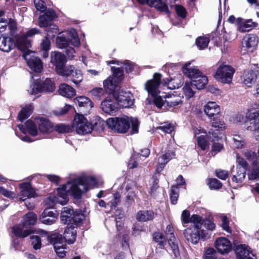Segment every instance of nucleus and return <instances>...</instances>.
<instances>
[{"mask_svg":"<svg viewBox=\"0 0 259 259\" xmlns=\"http://www.w3.org/2000/svg\"><path fill=\"white\" fill-rule=\"evenodd\" d=\"M232 173V181L236 183H241L245 178L246 170L243 167H236L234 169V167H233Z\"/></svg>","mask_w":259,"mask_h":259,"instance_id":"35","label":"nucleus"},{"mask_svg":"<svg viewBox=\"0 0 259 259\" xmlns=\"http://www.w3.org/2000/svg\"><path fill=\"white\" fill-rule=\"evenodd\" d=\"M153 239L160 246L163 247L166 243L164 236L159 232H155L153 234Z\"/></svg>","mask_w":259,"mask_h":259,"instance_id":"57","label":"nucleus"},{"mask_svg":"<svg viewBox=\"0 0 259 259\" xmlns=\"http://www.w3.org/2000/svg\"><path fill=\"white\" fill-rule=\"evenodd\" d=\"M165 232L172 252L175 256H177L179 254V251L178 241L174 234L173 227L170 225L167 226Z\"/></svg>","mask_w":259,"mask_h":259,"instance_id":"23","label":"nucleus"},{"mask_svg":"<svg viewBox=\"0 0 259 259\" xmlns=\"http://www.w3.org/2000/svg\"><path fill=\"white\" fill-rule=\"evenodd\" d=\"M21 190L19 194L21 201H24L27 199L36 197L37 195L34 189L29 183H24L20 184Z\"/></svg>","mask_w":259,"mask_h":259,"instance_id":"19","label":"nucleus"},{"mask_svg":"<svg viewBox=\"0 0 259 259\" xmlns=\"http://www.w3.org/2000/svg\"><path fill=\"white\" fill-rule=\"evenodd\" d=\"M35 122L38 124L41 133H47L51 132L53 130L52 123L47 119L39 117L36 119Z\"/></svg>","mask_w":259,"mask_h":259,"instance_id":"32","label":"nucleus"},{"mask_svg":"<svg viewBox=\"0 0 259 259\" xmlns=\"http://www.w3.org/2000/svg\"><path fill=\"white\" fill-rule=\"evenodd\" d=\"M40 91L41 92L52 93L55 90V86L53 80L50 78H47L43 82H39Z\"/></svg>","mask_w":259,"mask_h":259,"instance_id":"41","label":"nucleus"},{"mask_svg":"<svg viewBox=\"0 0 259 259\" xmlns=\"http://www.w3.org/2000/svg\"><path fill=\"white\" fill-rule=\"evenodd\" d=\"M55 130L59 133L64 134L70 132L72 128L70 126L60 123L55 126Z\"/></svg>","mask_w":259,"mask_h":259,"instance_id":"61","label":"nucleus"},{"mask_svg":"<svg viewBox=\"0 0 259 259\" xmlns=\"http://www.w3.org/2000/svg\"><path fill=\"white\" fill-rule=\"evenodd\" d=\"M179 197L178 187L177 186H172L170 193V198L172 204L177 203Z\"/></svg>","mask_w":259,"mask_h":259,"instance_id":"56","label":"nucleus"},{"mask_svg":"<svg viewBox=\"0 0 259 259\" xmlns=\"http://www.w3.org/2000/svg\"><path fill=\"white\" fill-rule=\"evenodd\" d=\"M235 253L237 259H255V256L251 249L245 244H240L236 247Z\"/></svg>","mask_w":259,"mask_h":259,"instance_id":"21","label":"nucleus"},{"mask_svg":"<svg viewBox=\"0 0 259 259\" xmlns=\"http://www.w3.org/2000/svg\"><path fill=\"white\" fill-rule=\"evenodd\" d=\"M142 5L147 4L151 7L155 8L157 10L165 13L168 12V7L161 0H137Z\"/></svg>","mask_w":259,"mask_h":259,"instance_id":"26","label":"nucleus"},{"mask_svg":"<svg viewBox=\"0 0 259 259\" xmlns=\"http://www.w3.org/2000/svg\"><path fill=\"white\" fill-rule=\"evenodd\" d=\"M55 17V12L52 10H49L45 14L40 15L39 17V26L46 28V30L49 36H55L58 33V27L52 23Z\"/></svg>","mask_w":259,"mask_h":259,"instance_id":"4","label":"nucleus"},{"mask_svg":"<svg viewBox=\"0 0 259 259\" xmlns=\"http://www.w3.org/2000/svg\"><path fill=\"white\" fill-rule=\"evenodd\" d=\"M101 108L105 113L110 114L116 111L117 107L112 100L105 99L101 103Z\"/></svg>","mask_w":259,"mask_h":259,"instance_id":"37","label":"nucleus"},{"mask_svg":"<svg viewBox=\"0 0 259 259\" xmlns=\"http://www.w3.org/2000/svg\"><path fill=\"white\" fill-rule=\"evenodd\" d=\"M233 145L236 148L242 149L245 147V142L242 137L235 135L233 137Z\"/></svg>","mask_w":259,"mask_h":259,"instance_id":"49","label":"nucleus"},{"mask_svg":"<svg viewBox=\"0 0 259 259\" xmlns=\"http://www.w3.org/2000/svg\"><path fill=\"white\" fill-rule=\"evenodd\" d=\"M41 88H40L39 82H34L33 84H32L29 89L28 90V93L31 95H36L38 93H41V91H40Z\"/></svg>","mask_w":259,"mask_h":259,"instance_id":"63","label":"nucleus"},{"mask_svg":"<svg viewBox=\"0 0 259 259\" xmlns=\"http://www.w3.org/2000/svg\"><path fill=\"white\" fill-rule=\"evenodd\" d=\"M58 91L60 95L66 98H71L76 95L75 89L65 83L59 85Z\"/></svg>","mask_w":259,"mask_h":259,"instance_id":"33","label":"nucleus"},{"mask_svg":"<svg viewBox=\"0 0 259 259\" xmlns=\"http://www.w3.org/2000/svg\"><path fill=\"white\" fill-rule=\"evenodd\" d=\"M259 104L254 103L250 105L246 113L245 126L248 131L253 132L256 140L259 141Z\"/></svg>","mask_w":259,"mask_h":259,"instance_id":"3","label":"nucleus"},{"mask_svg":"<svg viewBox=\"0 0 259 259\" xmlns=\"http://www.w3.org/2000/svg\"><path fill=\"white\" fill-rule=\"evenodd\" d=\"M65 56L59 52H52L51 54V62L56 67V70L60 75L64 70L66 62Z\"/></svg>","mask_w":259,"mask_h":259,"instance_id":"14","label":"nucleus"},{"mask_svg":"<svg viewBox=\"0 0 259 259\" xmlns=\"http://www.w3.org/2000/svg\"><path fill=\"white\" fill-rule=\"evenodd\" d=\"M36 220L37 215L33 212H29L23 217L22 223L26 228H29L30 226L35 224Z\"/></svg>","mask_w":259,"mask_h":259,"instance_id":"43","label":"nucleus"},{"mask_svg":"<svg viewBox=\"0 0 259 259\" xmlns=\"http://www.w3.org/2000/svg\"><path fill=\"white\" fill-rule=\"evenodd\" d=\"M111 70L113 72L114 77L116 78L117 80L114 79L113 77H110L103 82L104 87L109 89H112V88H114L116 82L122 80L123 76V72L122 69L112 67Z\"/></svg>","mask_w":259,"mask_h":259,"instance_id":"20","label":"nucleus"},{"mask_svg":"<svg viewBox=\"0 0 259 259\" xmlns=\"http://www.w3.org/2000/svg\"><path fill=\"white\" fill-rule=\"evenodd\" d=\"M212 126L220 130H224L226 128V124L224 121L218 119V118H213L211 119Z\"/></svg>","mask_w":259,"mask_h":259,"instance_id":"55","label":"nucleus"},{"mask_svg":"<svg viewBox=\"0 0 259 259\" xmlns=\"http://www.w3.org/2000/svg\"><path fill=\"white\" fill-rule=\"evenodd\" d=\"M76 237V230L74 227L70 226L67 227L64 233V238L69 244L74 242Z\"/></svg>","mask_w":259,"mask_h":259,"instance_id":"38","label":"nucleus"},{"mask_svg":"<svg viewBox=\"0 0 259 259\" xmlns=\"http://www.w3.org/2000/svg\"><path fill=\"white\" fill-rule=\"evenodd\" d=\"M58 214L49 208L46 209L40 216V221L46 225H52L57 219Z\"/></svg>","mask_w":259,"mask_h":259,"instance_id":"29","label":"nucleus"},{"mask_svg":"<svg viewBox=\"0 0 259 259\" xmlns=\"http://www.w3.org/2000/svg\"><path fill=\"white\" fill-rule=\"evenodd\" d=\"M42 234L46 235L48 238L51 240L53 243L54 248L57 255L60 257H63L66 255V251H65L64 247L63 244V240L61 238V236L53 235L51 237H49L48 233L41 230Z\"/></svg>","mask_w":259,"mask_h":259,"instance_id":"16","label":"nucleus"},{"mask_svg":"<svg viewBox=\"0 0 259 259\" xmlns=\"http://www.w3.org/2000/svg\"><path fill=\"white\" fill-rule=\"evenodd\" d=\"M55 17V12L52 10H49L45 14L40 15L39 17V26L46 28V30L49 36H55L58 33V27L52 23Z\"/></svg>","mask_w":259,"mask_h":259,"instance_id":"5","label":"nucleus"},{"mask_svg":"<svg viewBox=\"0 0 259 259\" xmlns=\"http://www.w3.org/2000/svg\"><path fill=\"white\" fill-rule=\"evenodd\" d=\"M234 73V69L233 67L225 63H222L215 72L214 78L221 83L230 84Z\"/></svg>","mask_w":259,"mask_h":259,"instance_id":"8","label":"nucleus"},{"mask_svg":"<svg viewBox=\"0 0 259 259\" xmlns=\"http://www.w3.org/2000/svg\"><path fill=\"white\" fill-rule=\"evenodd\" d=\"M60 75L69 77L71 80L75 84H78L83 79L81 71L72 65L66 66L64 70Z\"/></svg>","mask_w":259,"mask_h":259,"instance_id":"13","label":"nucleus"},{"mask_svg":"<svg viewBox=\"0 0 259 259\" xmlns=\"http://www.w3.org/2000/svg\"><path fill=\"white\" fill-rule=\"evenodd\" d=\"M71 195L70 190L66 188V184L57 189V196L52 194L45 200V203L48 207H52L56 203L66 204L68 201V196Z\"/></svg>","mask_w":259,"mask_h":259,"instance_id":"6","label":"nucleus"},{"mask_svg":"<svg viewBox=\"0 0 259 259\" xmlns=\"http://www.w3.org/2000/svg\"><path fill=\"white\" fill-rule=\"evenodd\" d=\"M217 254V251L213 248H206L204 250L203 257L204 259H213L216 257Z\"/></svg>","mask_w":259,"mask_h":259,"instance_id":"53","label":"nucleus"},{"mask_svg":"<svg viewBox=\"0 0 259 259\" xmlns=\"http://www.w3.org/2000/svg\"><path fill=\"white\" fill-rule=\"evenodd\" d=\"M244 156L246 159L250 161L253 166H256L257 164V157L256 154L251 151L246 150L244 152Z\"/></svg>","mask_w":259,"mask_h":259,"instance_id":"48","label":"nucleus"},{"mask_svg":"<svg viewBox=\"0 0 259 259\" xmlns=\"http://www.w3.org/2000/svg\"><path fill=\"white\" fill-rule=\"evenodd\" d=\"M108 127L118 133L124 134L128 131L131 124L133 132H138L139 122L137 118L122 115L119 117L109 118L106 121Z\"/></svg>","mask_w":259,"mask_h":259,"instance_id":"1","label":"nucleus"},{"mask_svg":"<svg viewBox=\"0 0 259 259\" xmlns=\"http://www.w3.org/2000/svg\"><path fill=\"white\" fill-rule=\"evenodd\" d=\"M214 246L218 251L222 254H227L232 250V243L225 237H219L214 242Z\"/></svg>","mask_w":259,"mask_h":259,"instance_id":"22","label":"nucleus"},{"mask_svg":"<svg viewBox=\"0 0 259 259\" xmlns=\"http://www.w3.org/2000/svg\"><path fill=\"white\" fill-rule=\"evenodd\" d=\"M12 232L17 237L24 238L30 234L32 231L22 223L14 226L12 228Z\"/></svg>","mask_w":259,"mask_h":259,"instance_id":"34","label":"nucleus"},{"mask_svg":"<svg viewBox=\"0 0 259 259\" xmlns=\"http://www.w3.org/2000/svg\"><path fill=\"white\" fill-rule=\"evenodd\" d=\"M207 185L211 189H219L222 186V183L216 179H209Z\"/></svg>","mask_w":259,"mask_h":259,"instance_id":"62","label":"nucleus"},{"mask_svg":"<svg viewBox=\"0 0 259 259\" xmlns=\"http://www.w3.org/2000/svg\"><path fill=\"white\" fill-rule=\"evenodd\" d=\"M97 184L96 180L93 177L82 176L66 184V188L70 190L71 196L78 199L82 193L93 188Z\"/></svg>","mask_w":259,"mask_h":259,"instance_id":"2","label":"nucleus"},{"mask_svg":"<svg viewBox=\"0 0 259 259\" xmlns=\"http://www.w3.org/2000/svg\"><path fill=\"white\" fill-rule=\"evenodd\" d=\"M161 75L158 73H155L153 76V79L148 80L145 83V89L148 94H151L152 96H154L160 93L158 90L160 84Z\"/></svg>","mask_w":259,"mask_h":259,"instance_id":"18","label":"nucleus"},{"mask_svg":"<svg viewBox=\"0 0 259 259\" xmlns=\"http://www.w3.org/2000/svg\"><path fill=\"white\" fill-rule=\"evenodd\" d=\"M120 201V195L118 192L114 194L112 199L108 203V205L113 209L115 208Z\"/></svg>","mask_w":259,"mask_h":259,"instance_id":"59","label":"nucleus"},{"mask_svg":"<svg viewBox=\"0 0 259 259\" xmlns=\"http://www.w3.org/2000/svg\"><path fill=\"white\" fill-rule=\"evenodd\" d=\"M21 51L23 52V57L26 61L29 67L35 72H40L43 68L42 62L41 60L29 49Z\"/></svg>","mask_w":259,"mask_h":259,"instance_id":"9","label":"nucleus"},{"mask_svg":"<svg viewBox=\"0 0 259 259\" xmlns=\"http://www.w3.org/2000/svg\"><path fill=\"white\" fill-rule=\"evenodd\" d=\"M243 83L248 87H251L255 83L257 78V74L253 70H247L244 71L242 77Z\"/></svg>","mask_w":259,"mask_h":259,"instance_id":"30","label":"nucleus"},{"mask_svg":"<svg viewBox=\"0 0 259 259\" xmlns=\"http://www.w3.org/2000/svg\"><path fill=\"white\" fill-rule=\"evenodd\" d=\"M17 45L14 39L5 35L0 37V50L4 52H10Z\"/></svg>","mask_w":259,"mask_h":259,"instance_id":"27","label":"nucleus"},{"mask_svg":"<svg viewBox=\"0 0 259 259\" xmlns=\"http://www.w3.org/2000/svg\"><path fill=\"white\" fill-rule=\"evenodd\" d=\"M192 82L197 90H200L207 84L208 79L206 76L202 74L198 79L193 80Z\"/></svg>","mask_w":259,"mask_h":259,"instance_id":"47","label":"nucleus"},{"mask_svg":"<svg viewBox=\"0 0 259 259\" xmlns=\"http://www.w3.org/2000/svg\"><path fill=\"white\" fill-rule=\"evenodd\" d=\"M164 97L166 103V107L169 108L178 106L182 103V98L179 95L168 94L164 96Z\"/></svg>","mask_w":259,"mask_h":259,"instance_id":"31","label":"nucleus"},{"mask_svg":"<svg viewBox=\"0 0 259 259\" xmlns=\"http://www.w3.org/2000/svg\"><path fill=\"white\" fill-rule=\"evenodd\" d=\"M204 112L210 119L219 118L221 116V108L215 102H209L204 107Z\"/></svg>","mask_w":259,"mask_h":259,"instance_id":"25","label":"nucleus"},{"mask_svg":"<svg viewBox=\"0 0 259 259\" xmlns=\"http://www.w3.org/2000/svg\"><path fill=\"white\" fill-rule=\"evenodd\" d=\"M74 125L77 134L85 135L90 133L93 130L92 125L82 115L77 114L74 117Z\"/></svg>","mask_w":259,"mask_h":259,"instance_id":"12","label":"nucleus"},{"mask_svg":"<svg viewBox=\"0 0 259 259\" xmlns=\"http://www.w3.org/2000/svg\"><path fill=\"white\" fill-rule=\"evenodd\" d=\"M38 33V30L37 29L33 28L28 31L26 34L19 36L16 38L17 48L20 50H24L30 48L31 42L30 41L27 39V37L32 36Z\"/></svg>","mask_w":259,"mask_h":259,"instance_id":"17","label":"nucleus"},{"mask_svg":"<svg viewBox=\"0 0 259 259\" xmlns=\"http://www.w3.org/2000/svg\"><path fill=\"white\" fill-rule=\"evenodd\" d=\"M258 44V38L255 34L246 35L242 41L241 52L245 54L247 52H252Z\"/></svg>","mask_w":259,"mask_h":259,"instance_id":"15","label":"nucleus"},{"mask_svg":"<svg viewBox=\"0 0 259 259\" xmlns=\"http://www.w3.org/2000/svg\"><path fill=\"white\" fill-rule=\"evenodd\" d=\"M174 156V152L168 151L159 157L158 159V166L157 168V171L158 172L161 171L163 169L165 164H166L170 159H172Z\"/></svg>","mask_w":259,"mask_h":259,"instance_id":"39","label":"nucleus"},{"mask_svg":"<svg viewBox=\"0 0 259 259\" xmlns=\"http://www.w3.org/2000/svg\"><path fill=\"white\" fill-rule=\"evenodd\" d=\"M91 96L95 99L100 100L101 97L104 94V90L102 88H96L89 92Z\"/></svg>","mask_w":259,"mask_h":259,"instance_id":"50","label":"nucleus"},{"mask_svg":"<svg viewBox=\"0 0 259 259\" xmlns=\"http://www.w3.org/2000/svg\"><path fill=\"white\" fill-rule=\"evenodd\" d=\"M9 26L10 34L11 36H14L17 30L16 21L13 18L9 19L8 21L5 19H0V32H4L7 26Z\"/></svg>","mask_w":259,"mask_h":259,"instance_id":"28","label":"nucleus"},{"mask_svg":"<svg viewBox=\"0 0 259 259\" xmlns=\"http://www.w3.org/2000/svg\"><path fill=\"white\" fill-rule=\"evenodd\" d=\"M75 212L74 210L69 207H65L61 212V218L63 221L66 223L67 222H71Z\"/></svg>","mask_w":259,"mask_h":259,"instance_id":"46","label":"nucleus"},{"mask_svg":"<svg viewBox=\"0 0 259 259\" xmlns=\"http://www.w3.org/2000/svg\"><path fill=\"white\" fill-rule=\"evenodd\" d=\"M190 62L186 63L183 66L182 71L186 76L191 79V82H193V80L198 79L203 74L197 67H190Z\"/></svg>","mask_w":259,"mask_h":259,"instance_id":"24","label":"nucleus"},{"mask_svg":"<svg viewBox=\"0 0 259 259\" xmlns=\"http://www.w3.org/2000/svg\"><path fill=\"white\" fill-rule=\"evenodd\" d=\"M25 124L27 130L31 136H35L37 135L38 133L37 127L32 120H27Z\"/></svg>","mask_w":259,"mask_h":259,"instance_id":"51","label":"nucleus"},{"mask_svg":"<svg viewBox=\"0 0 259 259\" xmlns=\"http://www.w3.org/2000/svg\"><path fill=\"white\" fill-rule=\"evenodd\" d=\"M74 102L80 108H84L87 110H90L93 107V103L91 100L84 96H80L74 99Z\"/></svg>","mask_w":259,"mask_h":259,"instance_id":"36","label":"nucleus"},{"mask_svg":"<svg viewBox=\"0 0 259 259\" xmlns=\"http://www.w3.org/2000/svg\"><path fill=\"white\" fill-rule=\"evenodd\" d=\"M184 234L187 241L193 244L197 243L200 237L204 239L209 237V235L205 231L203 230L200 231L199 229L193 227H190L185 229Z\"/></svg>","mask_w":259,"mask_h":259,"instance_id":"10","label":"nucleus"},{"mask_svg":"<svg viewBox=\"0 0 259 259\" xmlns=\"http://www.w3.org/2000/svg\"><path fill=\"white\" fill-rule=\"evenodd\" d=\"M33 107L31 105L26 106L22 108V110L18 115V118L20 121H23L27 118L32 113Z\"/></svg>","mask_w":259,"mask_h":259,"instance_id":"44","label":"nucleus"},{"mask_svg":"<svg viewBox=\"0 0 259 259\" xmlns=\"http://www.w3.org/2000/svg\"><path fill=\"white\" fill-rule=\"evenodd\" d=\"M69 42L75 47H78L80 45L79 38L74 29L64 32L57 38L56 43L59 48L63 49L67 47Z\"/></svg>","mask_w":259,"mask_h":259,"instance_id":"7","label":"nucleus"},{"mask_svg":"<svg viewBox=\"0 0 259 259\" xmlns=\"http://www.w3.org/2000/svg\"><path fill=\"white\" fill-rule=\"evenodd\" d=\"M248 179L250 180H256L257 185H259V167H254L248 174Z\"/></svg>","mask_w":259,"mask_h":259,"instance_id":"58","label":"nucleus"},{"mask_svg":"<svg viewBox=\"0 0 259 259\" xmlns=\"http://www.w3.org/2000/svg\"><path fill=\"white\" fill-rule=\"evenodd\" d=\"M137 219L141 222L152 220L154 218V213L151 210H141L138 212Z\"/></svg>","mask_w":259,"mask_h":259,"instance_id":"40","label":"nucleus"},{"mask_svg":"<svg viewBox=\"0 0 259 259\" xmlns=\"http://www.w3.org/2000/svg\"><path fill=\"white\" fill-rule=\"evenodd\" d=\"M114 97L120 108H129L134 104L133 96L130 91L121 90L115 92Z\"/></svg>","mask_w":259,"mask_h":259,"instance_id":"11","label":"nucleus"},{"mask_svg":"<svg viewBox=\"0 0 259 259\" xmlns=\"http://www.w3.org/2000/svg\"><path fill=\"white\" fill-rule=\"evenodd\" d=\"M254 26V23L250 19L241 21L239 24L238 29L241 32H248Z\"/></svg>","mask_w":259,"mask_h":259,"instance_id":"45","label":"nucleus"},{"mask_svg":"<svg viewBox=\"0 0 259 259\" xmlns=\"http://www.w3.org/2000/svg\"><path fill=\"white\" fill-rule=\"evenodd\" d=\"M190 222L193 223L194 224L192 227L196 228L199 229L201 228L202 225V219L198 215H192L190 218Z\"/></svg>","mask_w":259,"mask_h":259,"instance_id":"54","label":"nucleus"},{"mask_svg":"<svg viewBox=\"0 0 259 259\" xmlns=\"http://www.w3.org/2000/svg\"><path fill=\"white\" fill-rule=\"evenodd\" d=\"M196 89L192 82L188 81L185 83L183 88V91L186 98L190 99L194 96Z\"/></svg>","mask_w":259,"mask_h":259,"instance_id":"42","label":"nucleus"},{"mask_svg":"<svg viewBox=\"0 0 259 259\" xmlns=\"http://www.w3.org/2000/svg\"><path fill=\"white\" fill-rule=\"evenodd\" d=\"M153 97V102L156 107L159 109L162 107H166V103L164 101L161 96L155 95Z\"/></svg>","mask_w":259,"mask_h":259,"instance_id":"60","label":"nucleus"},{"mask_svg":"<svg viewBox=\"0 0 259 259\" xmlns=\"http://www.w3.org/2000/svg\"><path fill=\"white\" fill-rule=\"evenodd\" d=\"M209 42V40L206 37H199L196 40V44L200 50L206 48Z\"/></svg>","mask_w":259,"mask_h":259,"instance_id":"52","label":"nucleus"},{"mask_svg":"<svg viewBox=\"0 0 259 259\" xmlns=\"http://www.w3.org/2000/svg\"><path fill=\"white\" fill-rule=\"evenodd\" d=\"M158 129L161 130L165 133L166 134H170L174 130V126L168 123H164L161 124V125L159 126Z\"/></svg>","mask_w":259,"mask_h":259,"instance_id":"64","label":"nucleus"}]
</instances>
